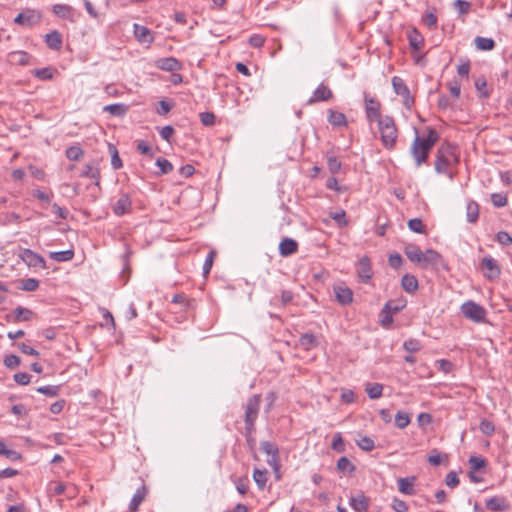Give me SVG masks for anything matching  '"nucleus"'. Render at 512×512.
Returning a JSON list of instances; mask_svg holds the SVG:
<instances>
[{
    "instance_id": "34",
    "label": "nucleus",
    "mask_w": 512,
    "mask_h": 512,
    "mask_svg": "<svg viewBox=\"0 0 512 512\" xmlns=\"http://www.w3.org/2000/svg\"><path fill=\"white\" fill-rule=\"evenodd\" d=\"M103 110L113 116H124L127 112V106L125 104H110L106 105Z\"/></svg>"
},
{
    "instance_id": "10",
    "label": "nucleus",
    "mask_w": 512,
    "mask_h": 512,
    "mask_svg": "<svg viewBox=\"0 0 512 512\" xmlns=\"http://www.w3.org/2000/svg\"><path fill=\"white\" fill-rule=\"evenodd\" d=\"M40 21V14L34 10H27L17 15L14 22L22 26H32Z\"/></svg>"
},
{
    "instance_id": "36",
    "label": "nucleus",
    "mask_w": 512,
    "mask_h": 512,
    "mask_svg": "<svg viewBox=\"0 0 512 512\" xmlns=\"http://www.w3.org/2000/svg\"><path fill=\"white\" fill-rule=\"evenodd\" d=\"M486 507L492 511H504L506 505L504 499L492 497L486 501Z\"/></svg>"
},
{
    "instance_id": "54",
    "label": "nucleus",
    "mask_w": 512,
    "mask_h": 512,
    "mask_svg": "<svg viewBox=\"0 0 512 512\" xmlns=\"http://www.w3.org/2000/svg\"><path fill=\"white\" fill-rule=\"evenodd\" d=\"M11 58L15 61H17L21 65H27L29 61V55L26 52L23 51H17L11 53Z\"/></svg>"
},
{
    "instance_id": "59",
    "label": "nucleus",
    "mask_w": 512,
    "mask_h": 512,
    "mask_svg": "<svg viewBox=\"0 0 512 512\" xmlns=\"http://www.w3.org/2000/svg\"><path fill=\"white\" fill-rule=\"evenodd\" d=\"M496 240L504 246H509L512 244V237L505 231H500L496 235Z\"/></svg>"
},
{
    "instance_id": "56",
    "label": "nucleus",
    "mask_w": 512,
    "mask_h": 512,
    "mask_svg": "<svg viewBox=\"0 0 512 512\" xmlns=\"http://www.w3.org/2000/svg\"><path fill=\"white\" fill-rule=\"evenodd\" d=\"M479 428L480 431L487 436L492 435L495 430L493 423L486 419L481 421Z\"/></svg>"
},
{
    "instance_id": "62",
    "label": "nucleus",
    "mask_w": 512,
    "mask_h": 512,
    "mask_svg": "<svg viewBox=\"0 0 512 512\" xmlns=\"http://www.w3.org/2000/svg\"><path fill=\"white\" fill-rule=\"evenodd\" d=\"M332 448L338 452L344 451V442L341 437L340 433H336L334 435L333 441H332Z\"/></svg>"
},
{
    "instance_id": "16",
    "label": "nucleus",
    "mask_w": 512,
    "mask_h": 512,
    "mask_svg": "<svg viewBox=\"0 0 512 512\" xmlns=\"http://www.w3.org/2000/svg\"><path fill=\"white\" fill-rule=\"evenodd\" d=\"M358 276L362 282H368L372 277L370 260L367 257H363L358 262Z\"/></svg>"
},
{
    "instance_id": "15",
    "label": "nucleus",
    "mask_w": 512,
    "mask_h": 512,
    "mask_svg": "<svg viewBox=\"0 0 512 512\" xmlns=\"http://www.w3.org/2000/svg\"><path fill=\"white\" fill-rule=\"evenodd\" d=\"M298 251V243L292 238H283L279 244V253L283 257L290 256Z\"/></svg>"
},
{
    "instance_id": "5",
    "label": "nucleus",
    "mask_w": 512,
    "mask_h": 512,
    "mask_svg": "<svg viewBox=\"0 0 512 512\" xmlns=\"http://www.w3.org/2000/svg\"><path fill=\"white\" fill-rule=\"evenodd\" d=\"M454 157L455 155L449 146L440 147L437 151V157L435 161L436 172L440 174H446L452 178V174L449 172L448 168L450 166L451 159Z\"/></svg>"
},
{
    "instance_id": "58",
    "label": "nucleus",
    "mask_w": 512,
    "mask_h": 512,
    "mask_svg": "<svg viewBox=\"0 0 512 512\" xmlns=\"http://www.w3.org/2000/svg\"><path fill=\"white\" fill-rule=\"evenodd\" d=\"M486 86H487V82H486V79L484 77L476 79L475 87H476L477 91H479L481 93V95L483 97H488L489 96V93L486 90Z\"/></svg>"
},
{
    "instance_id": "9",
    "label": "nucleus",
    "mask_w": 512,
    "mask_h": 512,
    "mask_svg": "<svg viewBox=\"0 0 512 512\" xmlns=\"http://www.w3.org/2000/svg\"><path fill=\"white\" fill-rule=\"evenodd\" d=\"M481 266L483 269L486 270V272H484V275L488 279L494 280L499 278L501 270L496 260L489 256H486L482 259Z\"/></svg>"
},
{
    "instance_id": "11",
    "label": "nucleus",
    "mask_w": 512,
    "mask_h": 512,
    "mask_svg": "<svg viewBox=\"0 0 512 512\" xmlns=\"http://www.w3.org/2000/svg\"><path fill=\"white\" fill-rule=\"evenodd\" d=\"M132 208V202L128 194L123 193L120 195L119 199L113 205V212L117 216H122L126 213H129Z\"/></svg>"
},
{
    "instance_id": "23",
    "label": "nucleus",
    "mask_w": 512,
    "mask_h": 512,
    "mask_svg": "<svg viewBox=\"0 0 512 512\" xmlns=\"http://www.w3.org/2000/svg\"><path fill=\"white\" fill-rule=\"evenodd\" d=\"M405 255L407 258L419 266L421 265V259H422V251L421 249L415 245V244H408L406 245L404 249Z\"/></svg>"
},
{
    "instance_id": "33",
    "label": "nucleus",
    "mask_w": 512,
    "mask_h": 512,
    "mask_svg": "<svg viewBox=\"0 0 512 512\" xmlns=\"http://www.w3.org/2000/svg\"><path fill=\"white\" fill-rule=\"evenodd\" d=\"M299 345L305 350H310L317 345V339L313 334L306 333L299 338Z\"/></svg>"
},
{
    "instance_id": "31",
    "label": "nucleus",
    "mask_w": 512,
    "mask_h": 512,
    "mask_svg": "<svg viewBox=\"0 0 512 512\" xmlns=\"http://www.w3.org/2000/svg\"><path fill=\"white\" fill-rule=\"evenodd\" d=\"M365 391L371 399H378L382 396L383 385L380 383H366Z\"/></svg>"
},
{
    "instance_id": "47",
    "label": "nucleus",
    "mask_w": 512,
    "mask_h": 512,
    "mask_svg": "<svg viewBox=\"0 0 512 512\" xmlns=\"http://www.w3.org/2000/svg\"><path fill=\"white\" fill-rule=\"evenodd\" d=\"M39 286V281L34 278H27L22 280L21 289L24 291H35Z\"/></svg>"
},
{
    "instance_id": "32",
    "label": "nucleus",
    "mask_w": 512,
    "mask_h": 512,
    "mask_svg": "<svg viewBox=\"0 0 512 512\" xmlns=\"http://www.w3.org/2000/svg\"><path fill=\"white\" fill-rule=\"evenodd\" d=\"M49 257L57 262H67L73 259L74 250H64L58 252H50Z\"/></svg>"
},
{
    "instance_id": "41",
    "label": "nucleus",
    "mask_w": 512,
    "mask_h": 512,
    "mask_svg": "<svg viewBox=\"0 0 512 512\" xmlns=\"http://www.w3.org/2000/svg\"><path fill=\"white\" fill-rule=\"evenodd\" d=\"M356 444L364 451H371L375 447L374 441L368 436H361L356 440Z\"/></svg>"
},
{
    "instance_id": "4",
    "label": "nucleus",
    "mask_w": 512,
    "mask_h": 512,
    "mask_svg": "<svg viewBox=\"0 0 512 512\" xmlns=\"http://www.w3.org/2000/svg\"><path fill=\"white\" fill-rule=\"evenodd\" d=\"M460 309L464 317L473 322L482 323L486 319L487 312L485 308L474 301L463 303Z\"/></svg>"
},
{
    "instance_id": "29",
    "label": "nucleus",
    "mask_w": 512,
    "mask_h": 512,
    "mask_svg": "<svg viewBox=\"0 0 512 512\" xmlns=\"http://www.w3.org/2000/svg\"><path fill=\"white\" fill-rule=\"evenodd\" d=\"M146 495V488L142 486L137 489L135 494L133 495L131 502L129 504V510L131 512H136L138 510L139 505L142 503Z\"/></svg>"
},
{
    "instance_id": "30",
    "label": "nucleus",
    "mask_w": 512,
    "mask_h": 512,
    "mask_svg": "<svg viewBox=\"0 0 512 512\" xmlns=\"http://www.w3.org/2000/svg\"><path fill=\"white\" fill-rule=\"evenodd\" d=\"M474 43L476 48L481 51H490L495 47V42L492 38L477 36L474 39Z\"/></svg>"
},
{
    "instance_id": "40",
    "label": "nucleus",
    "mask_w": 512,
    "mask_h": 512,
    "mask_svg": "<svg viewBox=\"0 0 512 512\" xmlns=\"http://www.w3.org/2000/svg\"><path fill=\"white\" fill-rule=\"evenodd\" d=\"M408 227L411 231L419 234L426 233L425 226L421 219L413 218L408 221Z\"/></svg>"
},
{
    "instance_id": "20",
    "label": "nucleus",
    "mask_w": 512,
    "mask_h": 512,
    "mask_svg": "<svg viewBox=\"0 0 512 512\" xmlns=\"http://www.w3.org/2000/svg\"><path fill=\"white\" fill-rule=\"evenodd\" d=\"M440 258L441 256L437 251L433 249H427L425 252H422L420 267L427 268L428 266L436 265Z\"/></svg>"
},
{
    "instance_id": "61",
    "label": "nucleus",
    "mask_w": 512,
    "mask_h": 512,
    "mask_svg": "<svg viewBox=\"0 0 512 512\" xmlns=\"http://www.w3.org/2000/svg\"><path fill=\"white\" fill-rule=\"evenodd\" d=\"M110 150L112 151V157H111V165L114 169H119L122 167V161L118 155V151L114 146L110 145Z\"/></svg>"
},
{
    "instance_id": "12",
    "label": "nucleus",
    "mask_w": 512,
    "mask_h": 512,
    "mask_svg": "<svg viewBox=\"0 0 512 512\" xmlns=\"http://www.w3.org/2000/svg\"><path fill=\"white\" fill-rule=\"evenodd\" d=\"M333 97L330 88L324 84H320L313 93V96L308 100V104L316 102L328 101Z\"/></svg>"
},
{
    "instance_id": "38",
    "label": "nucleus",
    "mask_w": 512,
    "mask_h": 512,
    "mask_svg": "<svg viewBox=\"0 0 512 512\" xmlns=\"http://www.w3.org/2000/svg\"><path fill=\"white\" fill-rule=\"evenodd\" d=\"M267 463L272 467L273 472L275 473V477L277 480L280 479V458H279V451L275 454H272L267 459Z\"/></svg>"
},
{
    "instance_id": "51",
    "label": "nucleus",
    "mask_w": 512,
    "mask_h": 512,
    "mask_svg": "<svg viewBox=\"0 0 512 512\" xmlns=\"http://www.w3.org/2000/svg\"><path fill=\"white\" fill-rule=\"evenodd\" d=\"M403 347L406 351L415 353L421 349V344L418 340L409 339L404 342Z\"/></svg>"
},
{
    "instance_id": "48",
    "label": "nucleus",
    "mask_w": 512,
    "mask_h": 512,
    "mask_svg": "<svg viewBox=\"0 0 512 512\" xmlns=\"http://www.w3.org/2000/svg\"><path fill=\"white\" fill-rule=\"evenodd\" d=\"M327 166L332 174H336L341 169V162L335 156H328Z\"/></svg>"
},
{
    "instance_id": "35",
    "label": "nucleus",
    "mask_w": 512,
    "mask_h": 512,
    "mask_svg": "<svg viewBox=\"0 0 512 512\" xmlns=\"http://www.w3.org/2000/svg\"><path fill=\"white\" fill-rule=\"evenodd\" d=\"M14 315L15 322L29 321L33 315V312L27 308L19 306L14 310Z\"/></svg>"
},
{
    "instance_id": "22",
    "label": "nucleus",
    "mask_w": 512,
    "mask_h": 512,
    "mask_svg": "<svg viewBox=\"0 0 512 512\" xmlns=\"http://www.w3.org/2000/svg\"><path fill=\"white\" fill-rule=\"evenodd\" d=\"M52 11L55 15L62 19H67L73 21L74 18V9L66 4H55L53 5Z\"/></svg>"
},
{
    "instance_id": "37",
    "label": "nucleus",
    "mask_w": 512,
    "mask_h": 512,
    "mask_svg": "<svg viewBox=\"0 0 512 512\" xmlns=\"http://www.w3.org/2000/svg\"><path fill=\"white\" fill-rule=\"evenodd\" d=\"M253 479L259 489H264L267 483V470L255 469L253 472Z\"/></svg>"
},
{
    "instance_id": "26",
    "label": "nucleus",
    "mask_w": 512,
    "mask_h": 512,
    "mask_svg": "<svg viewBox=\"0 0 512 512\" xmlns=\"http://www.w3.org/2000/svg\"><path fill=\"white\" fill-rule=\"evenodd\" d=\"M45 42L48 47L59 50L62 46V36L58 31L54 30L46 34Z\"/></svg>"
},
{
    "instance_id": "3",
    "label": "nucleus",
    "mask_w": 512,
    "mask_h": 512,
    "mask_svg": "<svg viewBox=\"0 0 512 512\" xmlns=\"http://www.w3.org/2000/svg\"><path fill=\"white\" fill-rule=\"evenodd\" d=\"M260 402V395H253L247 400L244 422L246 433L248 434H251L254 430V424L259 414Z\"/></svg>"
},
{
    "instance_id": "44",
    "label": "nucleus",
    "mask_w": 512,
    "mask_h": 512,
    "mask_svg": "<svg viewBox=\"0 0 512 512\" xmlns=\"http://www.w3.org/2000/svg\"><path fill=\"white\" fill-rule=\"evenodd\" d=\"M410 423V417L407 413L398 412L395 416V425L400 428L404 429L407 427Z\"/></svg>"
},
{
    "instance_id": "63",
    "label": "nucleus",
    "mask_w": 512,
    "mask_h": 512,
    "mask_svg": "<svg viewBox=\"0 0 512 512\" xmlns=\"http://www.w3.org/2000/svg\"><path fill=\"white\" fill-rule=\"evenodd\" d=\"M445 483L449 487H456L459 484L457 473L454 471L449 472L446 476Z\"/></svg>"
},
{
    "instance_id": "17",
    "label": "nucleus",
    "mask_w": 512,
    "mask_h": 512,
    "mask_svg": "<svg viewBox=\"0 0 512 512\" xmlns=\"http://www.w3.org/2000/svg\"><path fill=\"white\" fill-rule=\"evenodd\" d=\"M350 506L356 512H367L369 507V500L363 494L351 497L349 501Z\"/></svg>"
},
{
    "instance_id": "55",
    "label": "nucleus",
    "mask_w": 512,
    "mask_h": 512,
    "mask_svg": "<svg viewBox=\"0 0 512 512\" xmlns=\"http://www.w3.org/2000/svg\"><path fill=\"white\" fill-rule=\"evenodd\" d=\"M4 364L10 369H14L19 366L20 358L17 355L10 354L4 358Z\"/></svg>"
},
{
    "instance_id": "46",
    "label": "nucleus",
    "mask_w": 512,
    "mask_h": 512,
    "mask_svg": "<svg viewBox=\"0 0 512 512\" xmlns=\"http://www.w3.org/2000/svg\"><path fill=\"white\" fill-rule=\"evenodd\" d=\"M156 165L159 167L161 174H168L173 170V165L165 158H158Z\"/></svg>"
},
{
    "instance_id": "13",
    "label": "nucleus",
    "mask_w": 512,
    "mask_h": 512,
    "mask_svg": "<svg viewBox=\"0 0 512 512\" xmlns=\"http://www.w3.org/2000/svg\"><path fill=\"white\" fill-rule=\"evenodd\" d=\"M155 66L167 72H173L181 68L180 62L174 57L160 58L155 61Z\"/></svg>"
},
{
    "instance_id": "57",
    "label": "nucleus",
    "mask_w": 512,
    "mask_h": 512,
    "mask_svg": "<svg viewBox=\"0 0 512 512\" xmlns=\"http://www.w3.org/2000/svg\"><path fill=\"white\" fill-rule=\"evenodd\" d=\"M391 507L395 512L408 511V505L406 504V502L398 498L393 499Z\"/></svg>"
},
{
    "instance_id": "1",
    "label": "nucleus",
    "mask_w": 512,
    "mask_h": 512,
    "mask_svg": "<svg viewBox=\"0 0 512 512\" xmlns=\"http://www.w3.org/2000/svg\"><path fill=\"white\" fill-rule=\"evenodd\" d=\"M415 133L416 136L411 146V154L415 160L416 166L419 167L426 162L431 149L439 140V134L433 128L428 129L427 137L419 136L416 128Z\"/></svg>"
},
{
    "instance_id": "6",
    "label": "nucleus",
    "mask_w": 512,
    "mask_h": 512,
    "mask_svg": "<svg viewBox=\"0 0 512 512\" xmlns=\"http://www.w3.org/2000/svg\"><path fill=\"white\" fill-rule=\"evenodd\" d=\"M19 257L29 267H40L42 269L47 267L45 259L31 249H23Z\"/></svg>"
},
{
    "instance_id": "24",
    "label": "nucleus",
    "mask_w": 512,
    "mask_h": 512,
    "mask_svg": "<svg viewBox=\"0 0 512 512\" xmlns=\"http://www.w3.org/2000/svg\"><path fill=\"white\" fill-rule=\"evenodd\" d=\"M407 37L409 40V45L413 50L419 51L422 49L424 45V39L417 29L410 30L407 34Z\"/></svg>"
},
{
    "instance_id": "50",
    "label": "nucleus",
    "mask_w": 512,
    "mask_h": 512,
    "mask_svg": "<svg viewBox=\"0 0 512 512\" xmlns=\"http://www.w3.org/2000/svg\"><path fill=\"white\" fill-rule=\"evenodd\" d=\"M260 448H261L262 452L267 454L268 456L275 454L276 452L279 451L278 447L270 441L261 442Z\"/></svg>"
},
{
    "instance_id": "39",
    "label": "nucleus",
    "mask_w": 512,
    "mask_h": 512,
    "mask_svg": "<svg viewBox=\"0 0 512 512\" xmlns=\"http://www.w3.org/2000/svg\"><path fill=\"white\" fill-rule=\"evenodd\" d=\"M0 454L5 456L7 459L15 461L21 458L20 453L15 450L8 449L6 444L0 440Z\"/></svg>"
},
{
    "instance_id": "19",
    "label": "nucleus",
    "mask_w": 512,
    "mask_h": 512,
    "mask_svg": "<svg viewBox=\"0 0 512 512\" xmlns=\"http://www.w3.org/2000/svg\"><path fill=\"white\" fill-rule=\"evenodd\" d=\"M133 28H134L135 38L139 42H141V43L153 42L154 38L152 36L151 31L147 27L139 25V24H134Z\"/></svg>"
},
{
    "instance_id": "43",
    "label": "nucleus",
    "mask_w": 512,
    "mask_h": 512,
    "mask_svg": "<svg viewBox=\"0 0 512 512\" xmlns=\"http://www.w3.org/2000/svg\"><path fill=\"white\" fill-rule=\"evenodd\" d=\"M65 154L69 160L78 161L83 156V150L79 146H70Z\"/></svg>"
},
{
    "instance_id": "45",
    "label": "nucleus",
    "mask_w": 512,
    "mask_h": 512,
    "mask_svg": "<svg viewBox=\"0 0 512 512\" xmlns=\"http://www.w3.org/2000/svg\"><path fill=\"white\" fill-rule=\"evenodd\" d=\"M469 465L471 468V471H476L481 468H484L486 465V460L480 456H471L469 458Z\"/></svg>"
},
{
    "instance_id": "8",
    "label": "nucleus",
    "mask_w": 512,
    "mask_h": 512,
    "mask_svg": "<svg viewBox=\"0 0 512 512\" xmlns=\"http://www.w3.org/2000/svg\"><path fill=\"white\" fill-rule=\"evenodd\" d=\"M392 86H393L394 92L397 95H401L405 98L404 104L406 107L409 108L410 105L413 103V99L410 97L409 89H408L407 85L405 84V82L403 81V79L398 76H394L392 78Z\"/></svg>"
},
{
    "instance_id": "64",
    "label": "nucleus",
    "mask_w": 512,
    "mask_h": 512,
    "mask_svg": "<svg viewBox=\"0 0 512 512\" xmlns=\"http://www.w3.org/2000/svg\"><path fill=\"white\" fill-rule=\"evenodd\" d=\"M30 378V375L24 372H19L14 375V380L19 385H27L30 382Z\"/></svg>"
},
{
    "instance_id": "52",
    "label": "nucleus",
    "mask_w": 512,
    "mask_h": 512,
    "mask_svg": "<svg viewBox=\"0 0 512 512\" xmlns=\"http://www.w3.org/2000/svg\"><path fill=\"white\" fill-rule=\"evenodd\" d=\"M36 391L46 396L54 397L58 394L59 388L58 386L48 385L39 387L36 389Z\"/></svg>"
},
{
    "instance_id": "14",
    "label": "nucleus",
    "mask_w": 512,
    "mask_h": 512,
    "mask_svg": "<svg viewBox=\"0 0 512 512\" xmlns=\"http://www.w3.org/2000/svg\"><path fill=\"white\" fill-rule=\"evenodd\" d=\"M334 293L336 300L341 305H348L353 301V292L345 286H335Z\"/></svg>"
},
{
    "instance_id": "60",
    "label": "nucleus",
    "mask_w": 512,
    "mask_h": 512,
    "mask_svg": "<svg viewBox=\"0 0 512 512\" xmlns=\"http://www.w3.org/2000/svg\"><path fill=\"white\" fill-rule=\"evenodd\" d=\"M200 121L204 126H211L215 122V115L212 112L200 113Z\"/></svg>"
},
{
    "instance_id": "18",
    "label": "nucleus",
    "mask_w": 512,
    "mask_h": 512,
    "mask_svg": "<svg viewBox=\"0 0 512 512\" xmlns=\"http://www.w3.org/2000/svg\"><path fill=\"white\" fill-rule=\"evenodd\" d=\"M80 176L95 179V185L97 186L100 184V169L95 162L86 164Z\"/></svg>"
},
{
    "instance_id": "25",
    "label": "nucleus",
    "mask_w": 512,
    "mask_h": 512,
    "mask_svg": "<svg viewBox=\"0 0 512 512\" xmlns=\"http://www.w3.org/2000/svg\"><path fill=\"white\" fill-rule=\"evenodd\" d=\"M328 122L336 127H345L347 125L346 116L332 109L328 110Z\"/></svg>"
},
{
    "instance_id": "28",
    "label": "nucleus",
    "mask_w": 512,
    "mask_h": 512,
    "mask_svg": "<svg viewBox=\"0 0 512 512\" xmlns=\"http://www.w3.org/2000/svg\"><path fill=\"white\" fill-rule=\"evenodd\" d=\"M466 217L469 223H476L479 218V205L477 202L470 200L466 206Z\"/></svg>"
},
{
    "instance_id": "49",
    "label": "nucleus",
    "mask_w": 512,
    "mask_h": 512,
    "mask_svg": "<svg viewBox=\"0 0 512 512\" xmlns=\"http://www.w3.org/2000/svg\"><path fill=\"white\" fill-rule=\"evenodd\" d=\"M491 201L495 207H504L507 204V196L503 193H493Z\"/></svg>"
},
{
    "instance_id": "2",
    "label": "nucleus",
    "mask_w": 512,
    "mask_h": 512,
    "mask_svg": "<svg viewBox=\"0 0 512 512\" xmlns=\"http://www.w3.org/2000/svg\"><path fill=\"white\" fill-rule=\"evenodd\" d=\"M378 128L382 144L387 149H392L398 137V131L394 119L390 116H384L383 119H379Z\"/></svg>"
},
{
    "instance_id": "27",
    "label": "nucleus",
    "mask_w": 512,
    "mask_h": 512,
    "mask_svg": "<svg viewBox=\"0 0 512 512\" xmlns=\"http://www.w3.org/2000/svg\"><path fill=\"white\" fill-rule=\"evenodd\" d=\"M402 288L408 293H414L418 289V280L415 276L405 274L401 279Z\"/></svg>"
},
{
    "instance_id": "7",
    "label": "nucleus",
    "mask_w": 512,
    "mask_h": 512,
    "mask_svg": "<svg viewBox=\"0 0 512 512\" xmlns=\"http://www.w3.org/2000/svg\"><path fill=\"white\" fill-rule=\"evenodd\" d=\"M380 107H381V104L379 101H377L374 98H368L365 95V110H366V116H367L368 121L379 122V119H383V117L380 114Z\"/></svg>"
},
{
    "instance_id": "42",
    "label": "nucleus",
    "mask_w": 512,
    "mask_h": 512,
    "mask_svg": "<svg viewBox=\"0 0 512 512\" xmlns=\"http://www.w3.org/2000/svg\"><path fill=\"white\" fill-rule=\"evenodd\" d=\"M337 469L342 472L352 473L355 470V466L347 457H341L337 462Z\"/></svg>"
},
{
    "instance_id": "53",
    "label": "nucleus",
    "mask_w": 512,
    "mask_h": 512,
    "mask_svg": "<svg viewBox=\"0 0 512 512\" xmlns=\"http://www.w3.org/2000/svg\"><path fill=\"white\" fill-rule=\"evenodd\" d=\"M215 255H216V252L215 251H210L204 261V264H203V274L206 276L210 273V270L212 268V265H213V261H214V258H215Z\"/></svg>"
},
{
    "instance_id": "21",
    "label": "nucleus",
    "mask_w": 512,
    "mask_h": 512,
    "mask_svg": "<svg viewBox=\"0 0 512 512\" xmlns=\"http://www.w3.org/2000/svg\"><path fill=\"white\" fill-rule=\"evenodd\" d=\"M415 477H405L398 479V490L405 495H414L415 489H414V482Z\"/></svg>"
}]
</instances>
